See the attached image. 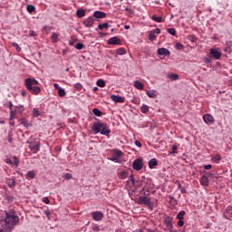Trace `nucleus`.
Instances as JSON below:
<instances>
[{"instance_id": "42", "label": "nucleus", "mask_w": 232, "mask_h": 232, "mask_svg": "<svg viewBox=\"0 0 232 232\" xmlns=\"http://www.w3.org/2000/svg\"><path fill=\"white\" fill-rule=\"evenodd\" d=\"M76 50H82L84 48V44L82 43H78L75 45Z\"/></svg>"}, {"instance_id": "61", "label": "nucleus", "mask_w": 232, "mask_h": 232, "mask_svg": "<svg viewBox=\"0 0 232 232\" xmlns=\"http://www.w3.org/2000/svg\"><path fill=\"white\" fill-rule=\"evenodd\" d=\"M179 189H180V192L183 193V194L187 192L186 188H184L182 186L179 188Z\"/></svg>"}, {"instance_id": "37", "label": "nucleus", "mask_w": 232, "mask_h": 232, "mask_svg": "<svg viewBox=\"0 0 232 232\" xmlns=\"http://www.w3.org/2000/svg\"><path fill=\"white\" fill-rule=\"evenodd\" d=\"M27 12H29V14H32V13L35 12V6H34L32 5H27Z\"/></svg>"}, {"instance_id": "25", "label": "nucleus", "mask_w": 232, "mask_h": 232, "mask_svg": "<svg viewBox=\"0 0 232 232\" xmlns=\"http://www.w3.org/2000/svg\"><path fill=\"white\" fill-rule=\"evenodd\" d=\"M51 41L53 43H57V41H59V34L53 33L51 36Z\"/></svg>"}, {"instance_id": "14", "label": "nucleus", "mask_w": 232, "mask_h": 232, "mask_svg": "<svg viewBox=\"0 0 232 232\" xmlns=\"http://www.w3.org/2000/svg\"><path fill=\"white\" fill-rule=\"evenodd\" d=\"M200 184L201 186H209V179H208V176H202L200 179Z\"/></svg>"}, {"instance_id": "38", "label": "nucleus", "mask_w": 232, "mask_h": 232, "mask_svg": "<svg viewBox=\"0 0 232 232\" xmlns=\"http://www.w3.org/2000/svg\"><path fill=\"white\" fill-rule=\"evenodd\" d=\"M92 113H94L96 117H101V115H102V111H101L99 109H93Z\"/></svg>"}, {"instance_id": "50", "label": "nucleus", "mask_w": 232, "mask_h": 232, "mask_svg": "<svg viewBox=\"0 0 232 232\" xmlns=\"http://www.w3.org/2000/svg\"><path fill=\"white\" fill-rule=\"evenodd\" d=\"M177 150H178L177 145H173V146H172V151L170 152V153H171V155H173V154L177 153Z\"/></svg>"}, {"instance_id": "34", "label": "nucleus", "mask_w": 232, "mask_h": 232, "mask_svg": "<svg viewBox=\"0 0 232 232\" xmlns=\"http://www.w3.org/2000/svg\"><path fill=\"white\" fill-rule=\"evenodd\" d=\"M108 44H117V36H114L112 38H110L108 40Z\"/></svg>"}, {"instance_id": "26", "label": "nucleus", "mask_w": 232, "mask_h": 232, "mask_svg": "<svg viewBox=\"0 0 232 232\" xmlns=\"http://www.w3.org/2000/svg\"><path fill=\"white\" fill-rule=\"evenodd\" d=\"M109 27H110V24H108V23H103V24H98V28L100 30H104V28H109Z\"/></svg>"}, {"instance_id": "52", "label": "nucleus", "mask_w": 232, "mask_h": 232, "mask_svg": "<svg viewBox=\"0 0 232 232\" xmlns=\"http://www.w3.org/2000/svg\"><path fill=\"white\" fill-rule=\"evenodd\" d=\"M72 177V176L71 173H67V174H65L64 179H65L66 180H71Z\"/></svg>"}, {"instance_id": "57", "label": "nucleus", "mask_w": 232, "mask_h": 232, "mask_svg": "<svg viewBox=\"0 0 232 232\" xmlns=\"http://www.w3.org/2000/svg\"><path fill=\"white\" fill-rule=\"evenodd\" d=\"M111 101H113L114 102H117V95L113 94L111 96Z\"/></svg>"}, {"instance_id": "20", "label": "nucleus", "mask_w": 232, "mask_h": 232, "mask_svg": "<svg viewBox=\"0 0 232 232\" xmlns=\"http://www.w3.org/2000/svg\"><path fill=\"white\" fill-rule=\"evenodd\" d=\"M21 124H23V126L24 128H26L27 130L30 128V126H32V123L28 122V121L26 119H22Z\"/></svg>"}, {"instance_id": "24", "label": "nucleus", "mask_w": 232, "mask_h": 232, "mask_svg": "<svg viewBox=\"0 0 232 232\" xmlns=\"http://www.w3.org/2000/svg\"><path fill=\"white\" fill-rule=\"evenodd\" d=\"M186 215V211L181 210L179 213L177 215L178 220H184V216Z\"/></svg>"}, {"instance_id": "5", "label": "nucleus", "mask_w": 232, "mask_h": 232, "mask_svg": "<svg viewBox=\"0 0 232 232\" xmlns=\"http://www.w3.org/2000/svg\"><path fill=\"white\" fill-rule=\"evenodd\" d=\"M140 204L147 206L148 208H153V203L151 202V199L146 196L140 197Z\"/></svg>"}, {"instance_id": "40", "label": "nucleus", "mask_w": 232, "mask_h": 232, "mask_svg": "<svg viewBox=\"0 0 232 232\" xmlns=\"http://www.w3.org/2000/svg\"><path fill=\"white\" fill-rule=\"evenodd\" d=\"M168 34H170V35H177V31L175 28H168L167 29Z\"/></svg>"}, {"instance_id": "13", "label": "nucleus", "mask_w": 232, "mask_h": 232, "mask_svg": "<svg viewBox=\"0 0 232 232\" xmlns=\"http://www.w3.org/2000/svg\"><path fill=\"white\" fill-rule=\"evenodd\" d=\"M94 19H104V17H106V13L102 12V11H96L93 13V16Z\"/></svg>"}, {"instance_id": "23", "label": "nucleus", "mask_w": 232, "mask_h": 232, "mask_svg": "<svg viewBox=\"0 0 232 232\" xmlns=\"http://www.w3.org/2000/svg\"><path fill=\"white\" fill-rule=\"evenodd\" d=\"M96 84L100 88H104V86H106V82L102 79H100V80L97 81Z\"/></svg>"}, {"instance_id": "30", "label": "nucleus", "mask_w": 232, "mask_h": 232, "mask_svg": "<svg viewBox=\"0 0 232 232\" xmlns=\"http://www.w3.org/2000/svg\"><path fill=\"white\" fill-rule=\"evenodd\" d=\"M117 53L118 55H125L126 53V48L124 47H121L117 50Z\"/></svg>"}, {"instance_id": "7", "label": "nucleus", "mask_w": 232, "mask_h": 232, "mask_svg": "<svg viewBox=\"0 0 232 232\" xmlns=\"http://www.w3.org/2000/svg\"><path fill=\"white\" fill-rule=\"evenodd\" d=\"M173 219L170 217H166L164 219V224L166 225V227L163 228L164 231H168V229H173Z\"/></svg>"}, {"instance_id": "10", "label": "nucleus", "mask_w": 232, "mask_h": 232, "mask_svg": "<svg viewBox=\"0 0 232 232\" xmlns=\"http://www.w3.org/2000/svg\"><path fill=\"white\" fill-rule=\"evenodd\" d=\"M103 126H104V123L96 122V123H93L92 130L94 133H100Z\"/></svg>"}, {"instance_id": "51", "label": "nucleus", "mask_w": 232, "mask_h": 232, "mask_svg": "<svg viewBox=\"0 0 232 232\" xmlns=\"http://www.w3.org/2000/svg\"><path fill=\"white\" fill-rule=\"evenodd\" d=\"M13 160H14V164L15 165V166H19V160L14 156V157H13Z\"/></svg>"}, {"instance_id": "59", "label": "nucleus", "mask_w": 232, "mask_h": 232, "mask_svg": "<svg viewBox=\"0 0 232 232\" xmlns=\"http://www.w3.org/2000/svg\"><path fill=\"white\" fill-rule=\"evenodd\" d=\"M53 29V27H49V26H44V30L45 31V32H50V30H52Z\"/></svg>"}, {"instance_id": "31", "label": "nucleus", "mask_w": 232, "mask_h": 232, "mask_svg": "<svg viewBox=\"0 0 232 232\" xmlns=\"http://www.w3.org/2000/svg\"><path fill=\"white\" fill-rule=\"evenodd\" d=\"M147 95L150 99H155L157 97V94H155V92L153 91H147Z\"/></svg>"}, {"instance_id": "2", "label": "nucleus", "mask_w": 232, "mask_h": 232, "mask_svg": "<svg viewBox=\"0 0 232 232\" xmlns=\"http://www.w3.org/2000/svg\"><path fill=\"white\" fill-rule=\"evenodd\" d=\"M39 85V82L35 80V78H27L24 80L25 88L33 93V95H39L41 93V87Z\"/></svg>"}, {"instance_id": "4", "label": "nucleus", "mask_w": 232, "mask_h": 232, "mask_svg": "<svg viewBox=\"0 0 232 232\" xmlns=\"http://www.w3.org/2000/svg\"><path fill=\"white\" fill-rule=\"evenodd\" d=\"M144 166V163L142 162V158L136 159L132 163V168L136 171H140L142 169V167Z\"/></svg>"}, {"instance_id": "9", "label": "nucleus", "mask_w": 232, "mask_h": 232, "mask_svg": "<svg viewBox=\"0 0 232 232\" xmlns=\"http://www.w3.org/2000/svg\"><path fill=\"white\" fill-rule=\"evenodd\" d=\"M94 23L95 18L93 16H89L87 19L83 21V25L86 26V28H92Z\"/></svg>"}, {"instance_id": "8", "label": "nucleus", "mask_w": 232, "mask_h": 232, "mask_svg": "<svg viewBox=\"0 0 232 232\" xmlns=\"http://www.w3.org/2000/svg\"><path fill=\"white\" fill-rule=\"evenodd\" d=\"M203 121L208 126H210V124H215V118H213L211 114L203 115Z\"/></svg>"}, {"instance_id": "11", "label": "nucleus", "mask_w": 232, "mask_h": 232, "mask_svg": "<svg viewBox=\"0 0 232 232\" xmlns=\"http://www.w3.org/2000/svg\"><path fill=\"white\" fill-rule=\"evenodd\" d=\"M160 34V29L156 28L149 33L150 41H155L157 39V34Z\"/></svg>"}, {"instance_id": "60", "label": "nucleus", "mask_w": 232, "mask_h": 232, "mask_svg": "<svg viewBox=\"0 0 232 232\" xmlns=\"http://www.w3.org/2000/svg\"><path fill=\"white\" fill-rule=\"evenodd\" d=\"M120 10H121V12H124V11H127V10H128V7H126V6H123V7H122V5H120Z\"/></svg>"}, {"instance_id": "55", "label": "nucleus", "mask_w": 232, "mask_h": 232, "mask_svg": "<svg viewBox=\"0 0 232 232\" xmlns=\"http://www.w3.org/2000/svg\"><path fill=\"white\" fill-rule=\"evenodd\" d=\"M8 105H9L10 111H14V104L12 103V102H8Z\"/></svg>"}, {"instance_id": "3", "label": "nucleus", "mask_w": 232, "mask_h": 232, "mask_svg": "<svg viewBox=\"0 0 232 232\" xmlns=\"http://www.w3.org/2000/svg\"><path fill=\"white\" fill-rule=\"evenodd\" d=\"M27 144H29V149L33 153H37L41 148V143H39V141H27Z\"/></svg>"}, {"instance_id": "63", "label": "nucleus", "mask_w": 232, "mask_h": 232, "mask_svg": "<svg viewBox=\"0 0 232 232\" xmlns=\"http://www.w3.org/2000/svg\"><path fill=\"white\" fill-rule=\"evenodd\" d=\"M53 87L55 88V90H61V87L57 83H54Z\"/></svg>"}, {"instance_id": "58", "label": "nucleus", "mask_w": 232, "mask_h": 232, "mask_svg": "<svg viewBox=\"0 0 232 232\" xmlns=\"http://www.w3.org/2000/svg\"><path fill=\"white\" fill-rule=\"evenodd\" d=\"M26 93H27L26 90H22L21 91L22 97H26Z\"/></svg>"}, {"instance_id": "47", "label": "nucleus", "mask_w": 232, "mask_h": 232, "mask_svg": "<svg viewBox=\"0 0 232 232\" xmlns=\"http://www.w3.org/2000/svg\"><path fill=\"white\" fill-rule=\"evenodd\" d=\"M126 99L124 97L117 96V102H125Z\"/></svg>"}, {"instance_id": "32", "label": "nucleus", "mask_w": 232, "mask_h": 232, "mask_svg": "<svg viewBox=\"0 0 232 232\" xmlns=\"http://www.w3.org/2000/svg\"><path fill=\"white\" fill-rule=\"evenodd\" d=\"M151 19L152 21H155V23H162V18L160 16L152 15Z\"/></svg>"}, {"instance_id": "45", "label": "nucleus", "mask_w": 232, "mask_h": 232, "mask_svg": "<svg viewBox=\"0 0 232 232\" xmlns=\"http://www.w3.org/2000/svg\"><path fill=\"white\" fill-rule=\"evenodd\" d=\"M92 230L99 232L101 231V227L99 225H92Z\"/></svg>"}, {"instance_id": "48", "label": "nucleus", "mask_w": 232, "mask_h": 232, "mask_svg": "<svg viewBox=\"0 0 232 232\" xmlns=\"http://www.w3.org/2000/svg\"><path fill=\"white\" fill-rule=\"evenodd\" d=\"M29 35L31 37H37V33L35 31H29Z\"/></svg>"}, {"instance_id": "41", "label": "nucleus", "mask_w": 232, "mask_h": 232, "mask_svg": "<svg viewBox=\"0 0 232 232\" xmlns=\"http://www.w3.org/2000/svg\"><path fill=\"white\" fill-rule=\"evenodd\" d=\"M24 110V106L23 105H18L15 107V110L16 111H18V113H23V111Z\"/></svg>"}, {"instance_id": "36", "label": "nucleus", "mask_w": 232, "mask_h": 232, "mask_svg": "<svg viewBox=\"0 0 232 232\" xmlns=\"http://www.w3.org/2000/svg\"><path fill=\"white\" fill-rule=\"evenodd\" d=\"M58 95H59V97H64L66 95V91H64V89H63V88H60L58 90Z\"/></svg>"}, {"instance_id": "33", "label": "nucleus", "mask_w": 232, "mask_h": 232, "mask_svg": "<svg viewBox=\"0 0 232 232\" xmlns=\"http://www.w3.org/2000/svg\"><path fill=\"white\" fill-rule=\"evenodd\" d=\"M212 160H214V162H218L219 160H222V157L220 154H216L212 157Z\"/></svg>"}, {"instance_id": "44", "label": "nucleus", "mask_w": 232, "mask_h": 232, "mask_svg": "<svg viewBox=\"0 0 232 232\" xmlns=\"http://www.w3.org/2000/svg\"><path fill=\"white\" fill-rule=\"evenodd\" d=\"M12 46H14V48H16L17 52H21V47L19 46V44L17 43H13Z\"/></svg>"}, {"instance_id": "46", "label": "nucleus", "mask_w": 232, "mask_h": 232, "mask_svg": "<svg viewBox=\"0 0 232 232\" xmlns=\"http://www.w3.org/2000/svg\"><path fill=\"white\" fill-rule=\"evenodd\" d=\"M17 111H10V117L11 119H15V115H16Z\"/></svg>"}, {"instance_id": "64", "label": "nucleus", "mask_w": 232, "mask_h": 232, "mask_svg": "<svg viewBox=\"0 0 232 232\" xmlns=\"http://www.w3.org/2000/svg\"><path fill=\"white\" fill-rule=\"evenodd\" d=\"M165 231H169V232H178L177 229H173V228H170V229H168V230H165Z\"/></svg>"}, {"instance_id": "19", "label": "nucleus", "mask_w": 232, "mask_h": 232, "mask_svg": "<svg viewBox=\"0 0 232 232\" xmlns=\"http://www.w3.org/2000/svg\"><path fill=\"white\" fill-rule=\"evenodd\" d=\"M100 132L102 133V135H110V130H108V126H106V124L104 123H103V128Z\"/></svg>"}, {"instance_id": "62", "label": "nucleus", "mask_w": 232, "mask_h": 232, "mask_svg": "<svg viewBox=\"0 0 232 232\" xmlns=\"http://www.w3.org/2000/svg\"><path fill=\"white\" fill-rule=\"evenodd\" d=\"M212 166L211 165H205L204 169H211Z\"/></svg>"}, {"instance_id": "27", "label": "nucleus", "mask_w": 232, "mask_h": 232, "mask_svg": "<svg viewBox=\"0 0 232 232\" xmlns=\"http://www.w3.org/2000/svg\"><path fill=\"white\" fill-rule=\"evenodd\" d=\"M141 113H148L150 111V106L148 105H142L140 108Z\"/></svg>"}, {"instance_id": "35", "label": "nucleus", "mask_w": 232, "mask_h": 232, "mask_svg": "<svg viewBox=\"0 0 232 232\" xmlns=\"http://www.w3.org/2000/svg\"><path fill=\"white\" fill-rule=\"evenodd\" d=\"M122 151L117 150V162H122Z\"/></svg>"}, {"instance_id": "54", "label": "nucleus", "mask_w": 232, "mask_h": 232, "mask_svg": "<svg viewBox=\"0 0 232 232\" xmlns=\"http://www.w3.org/2000/svg\"><path fill=\"white\" fill-rule=\"evenodd\" d=\"M178 226L179 227H182V226H184V221H182V219H179Z\"/></svg>"}, {"instance_id": "17", "label": "nucleus", "mask_w": 232, "mask_h": 232, "mask_svg": "<svg viewBox=\"0 0 232 232\" xmlns=\"http://www.w3.org/2000/svg\"><path fill=\"white\" fill-rule=\"evenodd\" d=\"M134 87L137 89V90H144V84L139 81H135L134 82Z\"/></svg>"}, {"instance_id": "29", "label": "nucleus", "mask_w": 232, "mask_h": 232, "mask_svg": "<svg viewBox=\"0 0 232 232\" xmlns=\"http://www.w3.org/2000/svg\"><path fill=\"white\" fill-rule=\"evenodd\" d=\"M41 115V111L37 108L33 109V117H39Z\"/></svg>"}, {"instance_id": "49", "label": "nucleus", "mask_w": 232, "mask_h": 232, "mask_svg": "<svg viewBox=\"0 0 232 232\" xmlns=\"http://www.w3.org/2000/svg\"><path fill=\"white\" fill-rule=\"evenodd\" d=\"M218 3L219 5H227V3H229V0H218Z\"/></svg>"}, {"instance_id": "1", "label": "nucleus", "mask_w": 232, "mask_h": 232, "mask_svg": "<svg viewBox=\"0 0 232 232\" xmlns=\"http://www.w3.org/2000/svg\"><path fill=\"white\" fill-rule=\"evenodd\" d=\"M5 218L0 220V223L4 229H6L8 231H12L15 226H19V216L15 214L14 211H5Z\"/></svg>"}, {"instance_id": "15", "label": "nucleus", "mask_w": 232, "mask_h": 232, "mask_svg": "<svg viewBox=\"0 0 232 232\" xmlns=\"http://www.w3.org/2000/svg\"><path fill=\"white\" fill-rule=\"evenodd\" d=\"M158 165H159V161H157V159H151L149 161V168L150 169H153V168H155V166H158Z\"/></svg>"}, {"instance_id": "18", "label": "nucleus", "mask_w": 232, "mask_h": 232, "mask_svg": "<svg viewBox=\"0 0 232 232\" xmlns=\"http://www.w3.org/2000/svg\"><path fill=\"white\" fill-rule=\"evenodd\" d=\"M76 15L79 18L84 17V15H86V11L84 9H78L76 12Z\"/></svg>"}, {"instance_id": "39", "label": "nucleus", "mask_w": 232, "mask_h": 232, "mask_svg": "<svg viewBox=\"0 0 232 232\" xmlns=\"http://www.w3.org/2000/svg\"><path fill=\"white\" fill-rule=\"evenodd\" d=\"M168 78L170 79V81H177V79H179V74H169Z\"/></svg>"}, {"instance_id": "12", "label": "nucleus", "mask_w": 232, "mask_h": 232, "mask_svg": "<svg viewBox=\"0 0 232 232\" xmlns=\"http://www.w3.org/2000/svg\"><path fill=\"white\" fill-rule=\"evenodd\" d=\"M92 217L93 220H96V222H100V220H102V218H104V214H102V212L96 211L92 213Z\"/></svg>"}, {"instance_id": "16", "label": "nucleus", "mask_w": 232, "mask_h": 232, "mask_svg": "<svg viewBox=\"0 0 232 232\" xmlns=\"http://www.w3.org/2000/svg\"><path fill=\"white\" fill-rule=\"evenodd\" d=\"M158 54L159 55H169V50L166 48H160L158 49Z\"/></svg>"}, {"instance_id": "53", "label": "nucleus", "mask_w": 232, "mask_h": 232, "mask_svg": "<svg viewBox=\"0 0 232 232\" xmlns=\"http://www.w3.org/2000/svg\"><path fill=\"white\" fill-rule=\"evenodd\" d=\"M44 215L47 217L48 220H51L50 215H52V213H50L49 210H44Z\"/></svg>"}, {"instance_id": "21", "label": "nucleus", "mask_w": 232, "mask_h": 232, "mask_svg": "<svg viewBox=\"0 0 232 232\" xmlns=\"http://www.w3.org/2000/svg\"><path fill=\"white\" fill-rule=\"evenodd\" d=\"M119 178L124 180V179H128V171H120L119 172Z\"/></svg>"}, {"instance_id": "28", "label": "nucleus", "mask_w": 232, "mask_h": 232, "mask_svg": "<svg viewBox=\"0 0 232 232\" xmlns=\"http://www.w3.org/2000/svg\"><path fill=\"white\" fill-rule=\"evenodd\" d=\"M26 179H35V172L34 170L28 171L26 174Z\"/></svg>"}, {"instance_id": "6", "label": "nucleus", "mask_w": 232, "mask_h": 232, "mask_svg": "<svg viewBox=\"0 0 232 232\" xmlns=\"http://www.w3.org/2000/svg\"><path fill=\"white\" fill-rule=\"evenodd\" d=\"M209 54L213 59H216V61H218V59L222 57V52H220V49L211 48Z\"/></svg>"}, {"instance_id": "56", "label": "nucleus", "mask_w": 232, "mask_h": 232, "mask_svg": "<svg viewBox=\"0 0 232 232\" xmlns=\"http://www.w3.org/2000/svg\"><path fill=\"white\" fill-rule=\"evenodd\" d=\"M43 202H44L45 204H50V199L45 197L43 198Z\"/></svg>"}, {"instance_id": "43", "label": "nucleus", "mask_w": 232, "mask_h": 232, "mask_svg": "<svg viewBox=\"0 0 232 232\" xmlns=\"http://www.w3.org/2000/svg\"><path fill=\"white\" fill-rule=\"evenodd\" d=\"M226 214L232 217V207L231 206L227 208Z\"/></svg>"}, {"instance_id": "22", "label": "nucleus", "mask_w": 232, "mask_h": 232, "mask_svg": "<svg viewBox=\"0 0 232 232\" xmlns=\"http://www.w3.org/2000/svg\"><path fill=\"white\" fill-rule=\"evenodd\" d=\"M6 184L7 186H9V188H15V180L9 179L6 180Z\"/></svg>"}]
</instances>
